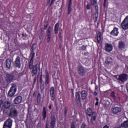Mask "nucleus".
<instances>
[{
    "label": "nucleus",
    "instance_id": "obj_1",
    "mask_svg": "<svg viewBox=\"0 0 128 128\" xmlns=\"http://www.w3.org/2000/svg\"><path fill=\"white\" fill-rule=\"evenodd\" d=\"M22 76V73L18 72L15 70L11 73H6L5 74V80L7 83L10 84L13 81H20Z\"/></svg>",
    "mask_w": 128,
    "mask_h": 128
},
{
    "label": "nucleus",
    "instance_id": "obj_2",
    "mask_svg": "<svg viewBox=\"0 0 128 128\" xmlns=\"http://www.w3.org/2000/svg\"><path fill=\"white\" fill-rule=\"evenodd\" d=\"M18 106L16 105L12 106L10 108L8 116L11 118H14L18 115Z\"/></svg>",
    "mask_w": 128,
    "mask_h": 128
},
{
    "label": "nucleus",
    "instance_id": "obj_3",
    "mask_svg": "<svg viewBox=\"0 0 128 128\" xmlns=\"http://www.w3.org/2000/svg\"><path fill=\"white\" fill-rule=\"evenodd\" d=\"M38 64H36L34 65V62H32V63L30 62L28 68L30 70H32V74H34V76L37 75L38 69L40 70V66L38 68Z\"/></svg>",
    "mask_w": 128,
    "mask_h": 128
},
{
    "label": "nucleus",
    "instance_id": "obj_4",
    "mask_svg": "<svg viewBox=\"0 0 128 128\" xmlns=\"http://www.w3.org/2000/svg\"><path fill=\"white\" fill-rule=\"evenodd\" d=\"M56 118L55 116H52L50 117V128L48 127V122L45 124V128H55L56 126Z\"/></svg>",
    "mask_w": 128,
    "mask_h": 128
},
{
    "label": "nucleus",
    "instance_id": "obj_5",
    "mask_svg": "<svg viewBox=\"0 0 128 128\" xmlns=\"http://www.w3.org/2000/svg\"><path fill=\"white\" fill-rule=\"evenodd\" d=\"M12 103L10 101L6 100L3 104L2 106V110L3 111L4 114H6L8 110L10 108Z\"/></svg>",
    "mask_w": 128,
    "mask_h": 128
},
{
    "label": "nucleus",
    "instance_id": "obj_6",
    "mask_svg": "<svg viewBox=\"0 0 128 128\" xmlns=\"http://www.w3.org/2000/svg\"><path fill=\"white\" fill-rule=\"evenodd\" d=\"M11 86H12L8 91V95L10 97H12L16 94L17 90V86L14 83H12Z\"/></svg>",
    "mask_w": 128,
    "mask_h": 128
},
{
    "label": "nucleus",
    "instance_id": "obj_7",
    "mask_svg": "<svg viewBox=\"0 0 128 128\" xmlns=\"http://www.w3.org/2000/svg\"><path fill=\"white\" fill-rule=\"evenodd\" d=\"M77 72L79 76H84L86 75V68L82 65H79L77 67Z\"/></svg>",
    "mask_w": 128,
    "mask_h": 128
},
{
    "label": "nucleus",
    "instance_id": "obj_8",
    "mask_svg": "<svg viewBox=\"0 0 128 128\" xmlns=\"http://www.w3.org/2000/svg\"><path fill=\"white\" fill-rule=\"evenodd\" d=\"M50 96L52 101H54L55 100V88L54 86L50 87Z\"/></svg>",
    "mask_w": 128,
    "mask_h": 128
},
{
    "label": "nucleus",
    "instance_id": "obj_9",
    "mask_svg": "<svg viewBox=\"0 0 128 128\" xmlns=\"http://www.w3.org/2000/svg\"><path fill=\"white\" fill-rule=\"evenodd\" d=\"M12 120L10 118L4 122L3 128H12Z\"/></svg>",
    "mask_w": 128,
    "mask_h": 128
},
{
    "label": "nucleus",
    "instance_id": "obj_10",
    "mask_svg": "<svg viewBox=\"0 0 128 128\" xmlns=\"http://www.w3.org/2000/svg\"><path fill=\"white\" fill-rule=\"evenodd\" d=\"M126 47L125 42L122 40H120L118 42V48L119 50L122 51L124 50H126Z\"/></svg>",
    "mask_w": 128,
    "mask_h": 128
},
{
    "label": "nucleus",
    "instance_id": "obj_11",
    "mask_svg": "<svg viewBox=\"0 0 128 128\" xmlns=\"http://www.w3.org/2000/svg\"><path fill=\"white\" fill-rule=\"evenodd\" d=\"M14 66L18 68H21L20 58L19 56H17L16 58Z\"/></svg>",
    "mask_w": 128,
    "mask_h": 128
},
{
    "label": "nucleus",
    "instance_id": "obj_12",
    "mask_svg": "<svg viewBox=\"0 0 128 128\" xmlns=\"http://www.w3.org/2000/svg\"><path fill=\"white\" fill-rule=\"evenodd\" d=\"M121 26L124 30H128V16H127L122 22Z\"/></svg>",
    "mask_w": 128,
    "mask_h": 128
},
{
    "label": "nucleus",
    "instance_id": "obj_13",
    "mask_svg": "<svg viewBox=\"0 0 128 128\" xmlns=\"http://www.w3.org/2000/svg\"><path fill=\"white\" fill-rule=\"evenodd\" d=\"M97 114L96 112H93L92 116L90 119V122L92 124L94 125L96 122Z\"/></svg>",
    "mask_w": 128,
    "mask_h": 128
},
{
    "label": "nucleus",
    "instance_id": "obj_14",
    "mask_svg": "<svg viewBox=\"0 0 128 128\" xmlns=\"http://www.w3.org/2000/svg\"><path fill=\"white\" fill-rule=\"evenodd\" d=\"M40 90L41 92V93H42L44 92V84H42L43 80H42V72H40Z\"/></svg>",
    "mask_w": 128,
    "mask_h": 128
},
{
    "label": "nucleus",
    "instance_id": "obj_15",
    "mask_svg": "<svg viewBox=\"0 0 128 128\" xmlns=\"http://www.w3.org/2000/svg\"><path fill=\"white\" fill-rule=\"evenodd\" d=\"M106 52H110L113 50V46L111 44L106 43L104 46Z\"/></svg>",
    "mask_w": 128,
    "mask_h": 128
},
{
    "label": "nucleus",
    "instance_id": "obj_16",
    "mask_svg": "<svg viewBox=\"0 0 128 128\" xmlns=\"http://www.w3.org/2000/svg\"><path fill=\"white\" fill-rule=\"evenodd\" d=\"M44 79L45 80V85H48L50 82V77L49 72L48 70H46V75H45Z\"/></svg>",
    "mask_w": 128,
    "mask_h": 128
},
{
    "label": "nucleus",
    "instance_id": "obj_17",
    "mask_svg": "<svg viewBox=\"0 0 128 128\" xmlns=\"http://www.w3.org/2000/svg\"><path fill=\"white\" fill-rule=\"evenodd\" d=\"M98 6H94V22H96L98 21Z\"/></svg>",
    "mask_w": 128,
    "mask_h": 128
},
{
    "label": "nucleus",
    "instance_id": "obj_18",
    "mask_svg": "<svg viewBox=\"0 0 128 128\" xmlns=\"http://www.w3.org/2000/svg\"><path fill=\"white\" fill-rule=\"evenodd\" d=\"M118 80L124 82L127 80V74H120L118 76Z\"/></svg>",
    "mask_w": 128,
    "mask_h": 128
},
{
    "label": "nucleus",
    "instance_id": "obj_19",
    "mask_svg": "<svg viewBox=\"0 0 128 128\" xmlns=\"http://www.w3.org/2000/svg\"><path fill=\"white\" fill-rule=\"evenodd\" d=\"M5 62H6V68H7L8 70H10V68L12 66V60H11V59L7 58Z\"/></svg>",
    "mask_w": 128,
    "mask_h": 128
},
{
    "label": "nucleus",
    "instance_id": "obj_20",
    "mask_svg": "<svg viewBox=\"0 0 128 128\" xmlns=\"http://www.w3.org/2000/svg\"><path fill=\"white\" fill-rule=\"evenodd\" d=\"M22 96H16L14 100V102L15 104H20L22 102Z\"/></svg>",
    "mask_w": 128,
    "mask_h": 128
},
{
    "label": "nucleus",
    "instance_id": "obj_21",
    "mask_svg": "<svg viewBox=\"0 0 128 128\" xmlns=\"http://www.w3.org/2000/svg\"><path fill=\"white\" fill-rule=\"evenodd\" d=\"M118 33V28H114V30L110 32V34L114 36H116Z\"/></svg>",
    "mask_w": 128,
    "mask_h": 128
},
{
    "label": "nucleus",
    "instance_id": "obj_22",
    "mask_svg": "<svg viewBox=\"0 0 128 128\" xmlns=\"http://www.w3.org/2000/svg\"><path fill=\"white\" fill-rule=\"evenodd\" d=\"M82 99L84 100L88 97V92L86 90H82L80 92Z\"/></svg>",
    "mask_w": 128,
    "mask_h": 128
},
{
    "label": "nucleus",
    "instance_id": "obj_23",
    "mask_svg": "<svg viewBox=\"0 0 128 128\" xmlns=\"http://www.w3.org/2000/svg\"><path fill=\"white\" fill-rule=\"evenodd\" d=\"M112 110L114 114H116L120 112L121 109H120V108L118 106H116V107H114L113 108H112Z\"/></svg>",
    "mask_w": 128,
    "mask_h": 128
},
{
    "label": "nucleus",
    "instance_id": "obj_24",
    "mask_svg": "<svg viewBox=\"0 0 128 128\" xmlns=\"http://www.w3.org/2000/svg\"><path fill=\"white\" fill-rule=\"evenodd\" d=\"M72 0H69L68 5V14H70L72 10Z\"/></svg>",
    "mask_w": 128,
    "mask_h": 128
},
{
    "label": "nucleus",
    "instance_id": "obj_25",
    "mask_svg": "<svg viewBox=\"0 0 128 128\" xmlns=\"http://www.w3.org/2000/svg\"><path fill=\"white\" fill-rule=\"evenodd\" d=\"M47 116V110L46 106L43 107V110H42V117L43 120H46Z\"/></svg>",
    "mask_w": 128,
    "mask_h": 128
},
{
    "label": "nucleus",
    "instance_id": "obj_26",
    "mask_svg": "<svg viewBox=\"0 0 128 128\" xmlns=\"http://www.w3.org/2000/svg\"><path fill=\"white\" fill-rule=\"evenodd\" d=\"M76 98V102L78 104H80L81 103V100H80V94L79 92H76L75 95Z\"/></svg>",
    "mask_w": 128,
    "mask_h": 128
},
{
    "label": "nucleus",
    "instance_id": "obj_27",
    "mask_svg": "<svg viewBox=\"0 0 128 128\" xmlns=\"http://www.w3.org/2000/svg\"><path fill=\"white\" fill-rule=\"evenodd\" d=\"M94 114V112H92V108H88L86 110V114L88 115L89 117H90L92 116V114Z\"/></svg>",
    "mask_w": 128,
    "mask_h": 128
},
{
    "label": "nucleus",
    "instance_id": "obj_28",
    "mask_svg": "<svg viewBox=\"0 0 128 128\" xmlns=\"http://www.w3.org/2000/svg\"><path fill=\"white\" fill-rule=\"evenodd\" d=\"M35 52H34V51L32 50V52L30 54V63L32 64V62H34V56H35Z\"/></svg>",
    "mask_w": 128,
    "mask_h": 128
},
{
    "label": "nucleus",
    "instance_id": "obj_29",
    "mask_svg": "<svg viewBox=\"0 0 128 128\" xmlns=\"http://www.w3.org/2000/svg\"><path fill=\"white\" fill-rule=\"evenodd\" d=\"M60 28V24L58 22H57L56 24L54 26V34H57L58 32V30Z\"/></svg>",
    "mask_w": 128,
    "mask_h": 128
},
{
    "label": "nucleus",
    "instance_id": "obj_30",
    "mask_svg": "<svg viewBox=\"0 0 128 128\" xmlns=\"http://www.w3.org/2000/svg\"><path fill=\"white\" fill-rule=\"evenodd\" d=\"M122 128H128V120H125L120 124Z\"/></svg>",
    "mask_w": 128,
    "mask_h": 128
},
{
    "label": "nucleus",
    "instance_id": "obj_31",
    "mask_svg": "<svg viewBox=\"0 0 128 128\" xmlns=\"http://www.w3.org/2000/svg\"><path fill=\"white\" fill-rule=\"evenodd\" d=\"M47 35V42H50L51 40V32H46Z\"/></svg>",
    "mask_w": 128,
    "mask_h": 128
},
{
    "label": "nucleus",
    "instance_id": "obj_32",
    "mask_svg": "<svg viewBox=\"0 0 128 128\" xmlns=\"http://www.w3.org/2000/svg\"><path fill=\"white\" fill-rule=\"evenodd\" d=\"M100 40H101V32H99L97 34V42L98 44H100Z\"/></svg>",
    "mask_w": 128,
    "mask_h": 128
},
{
    "label": "nucleus",
    "instance_id": "obj_33",
    "mask_svg": "<svg viewBox=\"0 0 128 128\" xmlns=\"http://www.w3.org/2000/svg\"><path fill=\"white\" fill-rule=\"evenodd\" d=\"M112 60V58L111 57H110V56L106 57L105 62L106 64H110Z\"/></svg>",
    "mask_w": 128,
    "mask_h": 128
},
{
    "label": "nucleus",
    "instance_id": "obj_34",
    "mask_svg": "<svg viewBox=\"0 0 128 128\" xmlns=\"http://www.w3.org/2000/svg\"><path fill=\"white\" fill-rule=\"evenodd\" d=\"M91 6H94L98 3V0H90Z\"/></svg>",
    "mask_w": 128,
    "mask_h": 128
},
{
    "label": "nucleus",
    "instance_id": "obj_35",
    "mask_svg": "<svg viewBox=\"0 0 128 128\" xmlns=\"http://www.w3.org/2000/svg\"><path fill=\"white\" fill-rule=\"evenodd\" d=\"M37 102H40L41 100V94L40 93H38L37 98H36Z\"/></svg>",
    "mask_w": 128,
    "mask_h": 128
},
{
    "label": "nucleus",
    "instance_id": "obj_36",
    "mask_svg": "<svg viewBox=\"0 0 128 128\" xmlns=\"http://www.w3.org/2000/svg\"><path fill=\"white\" fill-rule=\"evenodd\" d=\"M68 112V108H67V107L64 108V116L65 118L66 117V114H67Z\"/></svg>",
    "mask_w": 128,
    "mask_h": 128
},
{
    "label": "nucleus",
    "instance_id": "obj_37",
    "mask_svg": "<svg viewBox=\"0 0 128 128\" xmlns=\"http://www.w3.org/2000/svg\"><path fill=\"white\" fill-rule=\"evenodd\" d=\"M22 40H26V38H28V35L26 34V33L24 34V33L23 32L22 34Z\"/></svg>",
    "mask_w": 128,
    "mask_h": 128
},
{
    "label": "nucleus",
    "instance_id": "obj_38",
    "mask_svg": "<svg viewBox=\"0 0 128 128\" xmlns=\"http://www.w3.org/2000/svg\"><path fill=\"white\" fill-rule=\"evenodd\" d=\"M86 46H88V45H82L81 46L82 50L84 51L86 50Z\"/></svg>",
    "mask_w": 128,
    "mask_h": 128
},
{
    "label": "nucleus",
    "instance_id": "obj_39",
    "mask_svg": "<svg viewBox=\"0 0 128 128\" xmlns=\"http://www.w3.org/2000/svg\"><path fill=\"white\" fill-rule=\"evenodd\" d=\"M110 96L114 98H116L114 91L112 92L110 94Z\"/></svg>",
    "mask_w": 128,
    "mask_h": 128
},
{
    "label": "nucleus",
    "instance_id": "obj_40",
    "mask_svg": "<svg viewBox=\"0 0 128 128\" xmlns=\"http://www.w3.org/2000/svg\"><path fill=\"white\" fill-rule=\"evenodd\" d=\"M4 104V100H0V112H2V106Z\"/></svg>",
    "mask_w": 128,
    "mask_h": 128
},
{
    "label": "nucleus",
    "instance_id": "obj_41",
    "mask_svg": "<svg viewBox=\"0 0 128 128\" xmlns=\"http://www.w3.org/2000/svg\"><path fill=\"white\" fill-rule=\"evenodd\" d=\"M86 124L82 122L80 126V128H86Z\"/></svg>",
    "mask_w": 128,
    "mask_h": 128
},
{
    "label": "nucleus",
    "instance_id": "obj_42",
    "mask_svg": "<svg viewBox=\"0 0 128 128\" xmlns=\"http://www.w3.org/2000/svg\"><path fill=\"white\" fill-rule=\"evenodd\" d=\"M70 128H76V124L74 122H72L70 124Z\"/></svg>",
    "mask_w": 128,
    "mask_h": 128
},
{
    "label": "nucleus",
    "instance_id": "obj_43",
    "mask_svg": "<svg viewBox=\"0 0 128 128\" xmlns=\"http://www.w3.org/2000/svg\"><path fill=\"white\" fill-rule=\"evenodd\" d=\"M96 104H95V106H98V101H99V99H98V98H96Z\"/></svg>",
    "mask_w": 128,
    "mask_h": 128
},
{
    "label": "nucleus",
    "instance_id": "obj_44",
    "mask_svg": "<svg viewBox=\"0 0 128 128\" xmlns=\"http://www.w3.org/2000/svg\"><path fill=\"white\" fill-rule=\"evenodd\" d=\"M51 29H52V26H48V30H46V32H51Z\"/></svg>",
    "mask_w": 128,
    "mask_h": 128
},
{
    "label": "nucleus",
    "instance_id": "obj_45",
    "mask_svg": "<svg viewBox=\"0 0 128 128\" xmlns=\"http://www.w3.org/2000/svg\"><path fill=\"white\" fill-rule=\"evenodd\" d=\"M86 8L87 10H90V4H88L86 6Z\"/></svg>",
    "mask_w": 128,
    "mask_h": 128
},
{
    "label": "nucleus",
    "instance_id": "obj_46",
    "mask_svg": "<svg viewBox=\"0 0 128 128\" xmlns=\"http://www.w3.org/2000/svg\"><path fill=\"white\" fill-rule=\"evenodd\" d=\"M56 0H51V2H50V5L49 6V8H50L51 6L54 4V2L56 1Z\"/></svg>",
    "mask_w": 128,
    "mask_h": 128
},
{
    "label": "nucleus",
    "instance_id": "obj_47",
    "mask_svg": "<svg viewBox=\"0 0 128 128\" xmlns=\"http://www.w3.org/2000/svg\"><path fill=\"white\" fill-rule=\"evenodd\" d=\"M48 24H46L44 25V28H43V29L44 30H46L48 27Z\"/></svg>",
    "mask_w": 128,
    "mask_h": 128
},
{
    "label": "nucleus",
    "instance_id": "obj_48",
    "mask_svg": "<svg viewBox=\"0 0 128 128\" xmlns=\"http://www.w3.org/2000/svg\"><path fill=\"white\" fill-rule=\"evenodd\" d=\"M35 44H33L32 48V51H34L35 48H34Z\"/></svg>",
    "mask_w": 128,
    "mask_h": 128
},
{
    "label": "nucleus",
    "instance_id": "obj_49",
    "mask_svg": "<svg viewBox=\"0 0 128 128\" xmlns=\"http://www.w3.org/2000/svg\"><path fill=\"white\" fill-rule=\"evenodd\" d=\"M58 38L60 40H62V36L61 34H58Z\"/></svg>",
    "mask_w": 128,
    "mask_h": 128
},
{
    "label": "nucleus",
    "instance_id": "obj_50",
    "mask_svg": "<svg viewBox=\"0 0 128 128\" xmlns=\"http://www.w3.org/2000/svg\"><path fill=\"white\" fill-rule=\"evenodd\" d=\"M88 54H90V53L88 52H84V56H88Z\"/></svg>",
    "mask_w": 128,
    "mask_h": 128
},
{
    "label": "nucleus",
    "instance_id": "obj_51",
    "mask_svg": "<svg viewBox=\"0 0 128 128\" xmlns=\"http://www.w3.org/2000/svg\"><path fill=\"white\" fill-rule=\"evenodd\" d=\"M106 2H107V0H104V5H103L104 8H105L106 6Z\"/></svg>",
    "mask_w": 128,
    "mask_h": 128
},
{
    "label": "nucleus",
    "instance_id": "obj_52",
    "mask_svg": "<svg viewBox=\"0 0 128 128\" xmlns=\"http://www.w3.org/2000/svg\"><path fill=\"white\" fill-rule=\"evenodd\" d=\"M48 108L49 110H51L52 108V104H49V106H48Z\"/></svg>",
    "mask_w": 128,
    "mask_h": 128
},
{
    "label": "nucleus",
    "instance_id": "obj_53",
    "mask_svg": "<svg viewBox=\"0 0 128 128\" xmlns=\"http://www.w3.org/2000/svg\"><path fill=\"white\" fill-rule=\"evenodd\" d=\"M103 128H109V126H108L107 125H105V126L103 127Z\"/></svg>",
    "mask_w": 128,
    "mask_h": 128
},
{
    "label": "nucleus",
    "instance_id": "obj_54",
    "mask_svg": "<svg viewBox=\"0 0 128 128\" xmlns=\"http://www.w3.org/2000/svg\"><path fill=\"white\" fill-rule=\"evenodd\" d=\"M94 94L95 96H97L98 93L96 92V91H95V92H94Z\"/></svg>",
    "mask_w": 128,
    "mask_h": 128
},
{
    "label": "nucleus",
    "instance_id": "obj_55",
    "mask_svg": "<svg viewBox=\"0 0 128 128\" xmlns=\"http://www.w3.org/2000/svg\"><path fill=\"white\" fill-rule=\"evenodd\" d=\"M126 86L127 92H128V82L127 83Z\"/></svg>",
    "mask_w": 128,
    "mask_h": 128
},
{
    "label": "nucleus",
    "instance_id": "obj_56",
    "mask_svg": "<svg viewBox=\"0 0 128 128\" xmlns=\"http://www.w3.org/2000/svg\"><path fill=\"white\" fill-rule=\"evenodd\" d=\"M114 128H122V127L120 126H116Z\"/></svg>",
    "mask_w": 128,
    "mask_h": 128
},
{
    "label": "nucleus",
    "instance_id": "obj_57",
    "mask_svg": "<svg viewBox=\"0 0 128 128\" xmlns=\"http://www.w3.org/2000/svg\"><path fill=\"white\" fill-rule=\"evenodd\" d=\"M42 36H41V35L40 36H39L40 40H42Z\"/></svg>",
    "mask_w": 128,
    "mask_h": 128
},
{
    "label": "nucleus",
    "instance_id": "obj_58",
    "mask_svg": "<svg viewBox=\"0 0 128 128\" xmlns=\"http://www.w3.org/2000/svg\"><path fill=\"white\" fill-rule=\"evenodd\" d=\"M50 2V0H48V2H47V4H49Z\"/></svg>",
    "mask_w": 128,
    "mask_h": 128
},
{
    "label": "nucleus",
    "instance_id": "obj_59",
    "mask_svg": "<svg viewBox=\"0 0 128 128\" xmlns=\"http://www.w3.org/2000/svg\"><path fill=\"white\" fill-rule=\"evenodd\" d=\"M40 73L39 72L38 74V76L40 75Z\"/></svg>",
    "mask_w": 128,
    "mask_h": 128
},
{
    "label": "nucleus",
    "instance_id": "obj_60",
    "mask_svg": "<svg viewBox=\"0 0 128 128\" xmlns=\"http://www.w3.org/2000/svg\"><path fill=\"white\" fill-rule=\"evenodd\" d=\"M36 82V78H35L34 80V82Z\"/></svg>",
    "mask_w": 128,
    "mask_h": 128
},
{
    "label": "nucleus",
    "instance_id": "obj_61",
    "mask_svg": "<svg viewBox=\"0 0 128 128\" xmlns=\"http://www.w3.org/2000/svg\"><path fill=\"white\" fill-rule=\"evenodd\" d=\"M35 94H36V93H35V92H34V93L33 94V96H35Z\"/></svg>",
    "mask_w": 128,
    "mask_h": 128
},
{
    "label": "nucleus",
    "instance_id": "obj_62",
    "mask_svg": "<svg viewBox=\"0 0 128 128\" xmlns=\"http://www.w3.org/2000/svg\"><path fill=\"white\" fill-rule=\"evenodd\" d=\"M72 94L73 95H74V94L73 91L72 92Z\"/></svg>",
    "mask_w": 128,
    "mask_h": 128
},
{
    "label": "nucleus",
    "instance_id": "obj_63",
    "mask_svg": "<svg viewBox=\"0 0 128 128\" xmlns=\"http://www.w3.org/2000/svg\"><path fill=\"white\" fill-rule=\"evenodd\" d=\"M58 34L62 35V33H61V32H60Z\"/></svg>",
    "mask_w": 128,
    "mask_h": 128
},
{
    "label": "nucleus",
    "instance_id": "obj_64",
    "mask_svg": "<svg viewBox=\"0 0 128 128\" xmlns=\"http://www.w3.org/2000/svg\"><path fill=\"white\" fill-rule=\"evenodd\" d=\"M28 112H29V110H28Z\"/></svg>",
    "mask_w": 128,
    "mask_h": 128
}]
</instances>
